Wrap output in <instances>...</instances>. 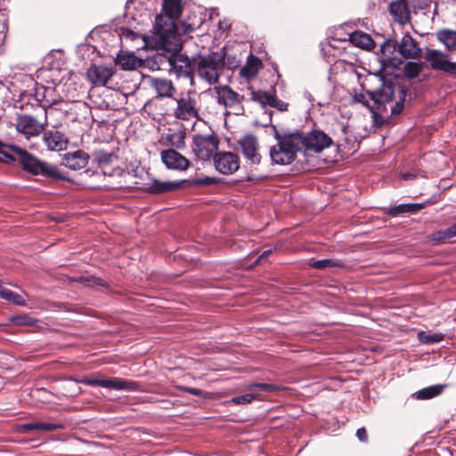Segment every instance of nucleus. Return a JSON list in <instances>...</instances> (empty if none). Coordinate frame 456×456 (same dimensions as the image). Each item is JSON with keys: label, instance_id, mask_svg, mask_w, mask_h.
Instances as JSON below:
<instances>
[{"label": "nucleus", "instance_id": "nucleus-1", "mask_svg": "<svg viewBox=\"0 0 456 456\" xmlns=\"http://www.w3.org/2000/svg\"><path fill=\"white\" fill-rule=\"evenodd\" d=\"M0 162L11 164L17 162L21 168L33 175H42L53 180H69L57 167L39 159L28 151L0 141Z\"/></svg>", "mask_w": 456, "mask_h": 456}, {"label": "nucleus", "instance_id": "nucleus-2", "mask_svg": "<svg viewBox=\"0 0 456 456\" xmlns=\"http://www.w3.org/2000/svg\"><path fill=\"white\" fill-rule=\"evenodd\" d=\"M275 138L278 143L270 150L272 160L279 165L292 163L296 159L297 152L302 151L301 133L297 131L281 136L276 132Z\"/></svg>", "mask_w": 456, "mask_h": 456}, {"label": "nucleus", "instance_id": "nucleus-3", "mask_svg": "<svg viewBox=\"0 0 456 456\" xmlns=\"http://www.w3.org/2000/svg\"><path fill=\"white\" fill-rule=\"evenodd\" d=\"M159 69H167L169 73L175 74L177 77L192 79L195 72V59L191 61L188 56L181 53H170L168 55L157 53L153 57Z\"/></svg>", "mask_w": 456, "mask_h": 456}, {"label": "nucleus", "instance_id": "nucleus-4", "mask_svg": "<svg viewBox=\"0 0 456 456\" xmlns=\"http://www.w3.org/2000/svg\"><path fill=\"white\" fill-rule=\"evenodd\" d=\"M225 68V53H210L195 59V71L199 77L210 85L216 84Z\"/></svg>", "mask_w": 456, "mask_h": 456}, {"label": "nucleus", "instance_id": "nucleus-5", "mask_svg": "<svg viewBox=\"0 0 456 456\" xmlns=\"http://www.w3.org/2000/svg\"><path fill=\"white\" fill-rule=\"evenodd\" d=\"M162 10L165 15L170 20V27L165 28L161 23L163 18L158 15L156 17L154 28L156 35L163 44H166L168 41V38L175 34L174 20L179 19L183 12V2L182 0H164Z\"/></svg>", "mask_w": 456, "mask_h": 456}, {"label": "nucleus", "instance_id": "nucleus-6", "mask_svg": "<svg viewBox=\"0 0 456 456\" xmlns=\"http://www.w3.org/2000/svg\"><path fill=\"white\" fill-rule=\"evenodd\" d=\"M398 86L390 80H383L379 88L366 90L367 95L372 101L371 109L386 111V104L395 100Z\"/></svg>", "mask_w": 456, "mask_h": 456}, {"label": "nucleus", "instance_id": "nucleus-7", "mask_svg": "<svg viewBox=\"0 0 456 456\" xmlns=\"http://www.w3.org/2000/svg\"><path fill=\"white\" fill-rule=\"evenodd\" d=\"M192 142V150L197 157L202 160H209L215 156L220 141L217 134L212 132L209 134H195Z\"/></svg>", "mask_w": 456, "mask_h": 456}, {"label": "nucleus", "instance_id": "nucleus-8", "mask_svg": "<svg viewBox=\"0 0 456 456\" xmlns=\"http://www.w3.org/2000/svg\"><path fill=\"white\" fill-rule=\"evenodd\" d=\"M301 139L302 144L300 145L302 150L305 149L314 152H322L333 143L331 137L322 130H313L306 135L301 133Z\"/></svg>", "mask_w": 456, "mask_h": 456}, {"label": "nucleus", "instance_id": "nucleus-9", "mask_svg": "<svg viewBox=\"0 0 456 456\" xmlns=\"http://www.w3.org/2000/svg\"><path fill=\"white\" fill-rule=\"evenodd\" d=\"M448 57V54L435 49H428L425 53V59L430 62L433 69L444 71L456 78V62L450 61Z\"/></svg>", "mask_w": 456, "mask_h": 456}, {"label": "nucleus", "instance_id": "nucleus-10", "mask_svg": "<svg viewBox=\"0 0 456 456\" xmlns=\"http://www.w3.org/2000/svg\"><path fill=\"white\" fill-rule=\"evenodd\" d=\"M216 169L224 175H231L240 167L239 156L233 152H217L214 156Z\"/></svg>", "mask_w": 456, "mask_h": 456}, {"label": "nucleus", "instance_id": "nucleus-11", "mask_svg": "<svg viewBox=\"0 0 456 456\" xmlns=\"http://www.w3.org/2000/svg\"><path fill=\"white\" fill-rule=\"evenodd\" d=\"M217 94V102L223 104L225 108H235L243 111L244 108L240 105L244 100L243 95H240L228 86H221L215 88Z\"/></svg>", "mask_w": 456, "mask_h": 456}, {"label": "nucleus", "instance_id": "nucleus-12", "mask_svg": "<svg viewBox=\"0 0 456 456\" xmlns=\"http://www.w3.org/2000/svg\"><path fill=\"white\" fill-rule=\"evenodd\" d=\"M160 157L167 169L184 171L191 165V161L175 149L163 150Z\"/></svg>", "mask_w": 456, "mask_h": 456}, {"label": "nucleus", "instance_id": "nucleus-13", "mask_svg": "<svg viewBox=\"0 0 456 456\" xmlns=\"http://www.w3.org/2000/svg\"><path fill=\"white\" fill-rule=\"evenodd\" d=\"M177 107L174 111L176 118L188 121L191 118L200 119V114L196 108L197 102L191 96L182 97L176 100Z\"/></svg>", "mask_w": 456, "mask_h": 456}, {"label": "nucleus", "instance_id": "nucleus-14", "mask_svg": "<svg viewBox=\"0 0 456 456\" xmlns=\"http://www.w3.org/2000/svg\"><path fill=\"white\" fill-rule=\"evenodd\" d=\"M16 130L28 138L39 135L45 129L43 124L30 115H20L16 122Z\"/></svg>", "mask_w": 456, "mask_h": 456}, {"label": "nucleus", "instance_id": "nucleus-15", "mask_svg": "<svg viewBox=\"0 0 456 456\" xmlns=\"http://www.w3.org/2000/svg\"><path fill=\"white\" fill-rule=\"evenodd\" d=\"M242 154L250 162V164L257 165L261 161V155L258 152V141L254 134H246L239 142Z\"/></svg>", "mask_w": 456, "mask_h": 456}, {"label": "nucleus", "instance_id": "nucleus-16", "mask_svg": "<svg viewBox=\"0 0 456 456\" xmlns=\"http://www.w3.org/2000/svg\"><path fill=\"white\" fill-rule=\"evenodd\" d=\"M389 12L394 20L401 25H405L411 20V11L408 0H395L389 4Z\"/></svg>", "mask_w": 456, "mask_h": 456}, {"label": "nucleus", "instance_id": "nucleus-17", "mask_svg": "<svg viewBox=\"0 0 456 456\" xmlns=\"http://www.w3.org/2000/svg\"><path fill=\"white\" fill-rule=\"evenodd\" d=\"M112 68L105 66L92 65L87 70L88 79L95 86H106L108 81L113 77Z\"/></svg>", "mask_w": 456, "mask_h": 456}, {"label": "nucleus", "instance_id": "nucleus-18", "mask_svg": "<svg viewBox=\"0 0 456 456\" xmlns=\"http://www.w3.org/2000/svg\"><path fill=\"white\" fill-rule=\"evenodd\" d=\"M186 183H188L187 180H182L179 182H162L157 179H153L151 183L146 184V190L151 194H162L176 191Z\"/></svg>", "mask_w": 456, "mask_h": 456}, {"label": "nucleus", "instance_id": "nucleus-19", "mask_svg": "<svg viewBox=\"0 0 456 456\" xmlns=\"http://www.w3.org/2000/svg\"><path fill=\"white\" fill-rule=\"evenodd\" d=\"M398 51L405 59H416L421 54V49L409 33L405 34L398 44Z\"/></svg>", "mask_w": 456, "mask_h": 456}, {"label": "nucleus", "instance_id": "nucleus-20", "mask_svg": "<svg viewBox=\"0 0 456 456\" xmlns=\"http://www.w3.org/2000/svg\"><path fill=\"white\" fill-rule=\"evenodd\" d=\"M44 142L50 151H62L66 149L68 144L65 134L57 130L45 132Z\"/></svg>", "mask_w": 456, "mask_h": 456}, {"label": "nucleus", "instance_id": "nucleus-21", "mask_svg": "<svg viewBox=\"0 0 456 456\" xmlns=\"http://www.w3.org/2000/svg\"><path fill=\"white\" fill-rule=\"evenodd\" d=\"M151 88H153L157 94V97H173L176 89L173 82L167 78H151L150 83Z\"/></svg>", "mask_w": 456, "mask_h": 456}, {"label": "nucleus", "instance_id": "nucleus-22", "mask_svg": "<svg viewBox=\"0 0 456 456\" xmlns=\"http://www.w3.org/2000/svg\"><path fill=\"white\" fill-rule=\"evenodd\" d=\"M89 155L84 151L78 150L72 153L65 155L64 161L66 167L73 170H79L86 167Z\"/></svg>", "mask_w": 456, "mask_h": 456}, {"label": "nucleus", "instance_id": "nucleus-23", "mask_svg": "<svg viewBox=\"0 0 456 456\" xmlns=\"http://www.w3.org/2000/svg\"><path fill=\"white\" fill-rule=\"evenodd\" d=\"M116 64L118 65L121 69L132 70L142 67L143 65V61L134 53H126L118 54L116 58Z\"/></svg>", "mask_w": 456, "mask_h": 456}, {"label": "nucleus", "instance_id": "nucleus-24", "mask_svg": "<svg viewBox=\"0 0 456 456\" xmlns=\"http://www.w3.org/2000/svg\"><path fill=\"white\" fill-rule=\"evenodd\" d=\"M430 204V201L423 203L399 204L388 209L387 214L390 216H397L404 213H417Z\"/></svg>", "mask_w": 456, "mask_h": 456}, {"label": "nucleus", "instance_id": "nucleus-25", "mask_svg": "<svg viewBox=\"0 0 456 456\" xmlns=\"http://www.w3.org/2000/svg\"><path fill=\"white\" fill-rule=\"evenodd\" d=\"M447 387V384H437L429 386L415 392L414 394H412V396L417 400L433 399L442 395Z\"/></svg>", "mask_w": 456, "mask_h": 456}, {"label": "nucleus", "instance_id": "nucleus-26", "mask_svg": "<svg viewBox=\"0 0 456 456\" xmlns=\"http://www.w3.org/2000/svg\"><path fill=\"white\" fill-rule=\"evenodd\" d=\"M262 66L263 63L261 60L258 57L250 54L246 65L240 69V74L241 77L250 79L257 75Z\"/></svg>", "mask_w": 456, "mask_h": 456}, {"label": "nucleus", "instance_id": "nucleus-27", "mask_svg": "<svg viewBox=\"0 0 456 456\" xmlns=\"http://www.w3.org/2000/svg\"><path fill=\"white\" fill-rule=\"evenodd\" d=\"M349 40L354 45L366 50H370L375 45V42L370 35L359 30L351 33Z\"/></svg>", "mask_w": 456, "mask_h": 456}, {"label": "nucleus", "instance_id": "nucleus-28", "mask_svg": "<svg viewBox=\"0 0 456 456\" xmlns=\"http://www.w3.org/2000/svg\"><path fill=\"white\" fill-rule=\"evenodd\" d=\"M63 424L45 423L41 421L28 422L21 425L20 429L24 432L30 431H54L57 429H63Z\"/></svg>", "mask_w": 456, "mask_h": 456}, {"label": "nucleus", "instance_id": "nucleus-29", "mask_svg": "<svg viewBox=\"0 0 456 456\" xmlns=\"http://www.w3.org/2000/svg\"><path fill=\"white\" fill-rule=\"evenodd\" d=\"M138 383L133 380H126L119 378H114L107 379V387L116 390H136L138 388Z\"/></svg>", "mask_w": 456, "mask_h": 456}, {"label": "nucleus", "instance_id": "nucleus-30", "mask_svg": "<svg viewBox=\"0 0 456 456\" xmlns=\"http://www.w3.org/2000/svg\"><path fill=\"white\" fill-rule=\"evenodd\" d=\"M454 237H456V223L444 230L434 232L432 234V240L438 244H443L449 242Z\"/></svg>", "mask_w": 456, "mask_h": 456}, {"label": "nucleus", "instance_id": "nucleus-31", "mask_svg": "<svg viewBox=\"0 0 456 456\" xmlns=\"http://www.w3.org/2000/svg\"><path fill=\"white\" fill-rule=\"evenodd\" d=\"M185 130L182 127L176 132L167 134L166 135V140L172 147L183 149L185 146Z\"/></svg>", "mask_w": 456, "mask_h": 456}, {"label": "nucleus", "instance_id": "nucleus-32", "mask_svg": "<svg viewBox=\"0 0 456 456\" xmlns=\"http://www.w3.org/2000/svg\"><path fill=\"white\" fill-rule=\"evenodd\" d=\"M437 38L452 51L456 50V30L443 29L437 33Z\"/></svg>", "mask_w": 456, "mask_h": 456}, {"label": "nucleus", "instance_id": "nucleus-33", "mask_svg": "<svg viewBox=\"0 0 456 456\" xmlns=\"http://www.w3.org/2000/svg\"><path fill=\"white\" fill-rule=\"evenodd\" d=\"M115 158V155L112 153L102 150L94 151L92 155L93 162L96 163L98 167L102 168L110 165Z\"/></svg>", "mask_w": 456, "mask_h": 456}, {"label": "nucleus", "instance_id": "nucleus-34", "mask_svg": "<svg viewBox=\"0 0 456 456\" xmlns=\"http://www.w3.org/2000/svg\"><path fill=\"white\" fill-rule=\"evenodd\" d=\"M310 265L313 268L323 270L327 268H332V267H342L344 265L342 261L333 258H326V259H321V260H315L313 261Z\"/></svg>", "mask_w": 456, "mask_h": 456}, {"label": "nucleus", "instance_id": "nucleus-35", "mask_svg": "<svg viewBox=\"0 0 456 456\" xmlns=\"http://www.w3.org/2000/svg\"><path fill=\"white\" fill-rule=\"evenodd\" d=\"M0 297L17 305H25L26 304L24 298L20 295L3 287L0 290Z\"/></svg>", "mask_w": 456, "mask_h": 456}, {"label": "nucleus", "instance_id": "nucleus-36", "mask_svg": "<svg viewBox=\"0 0 456 456\" xmlns=\"http://www.w3.org/2000/svg\"><path fill=\"white\" fill-rule=\"evenodd\" d=\"M422 68V63L409 61L404 66L403 74L407 78L412 79L419 75Z\"/></svg>", "mask_w": 456, "mask_h": 456}, {"label": "nucleus", "instance_id": "nucleus-37", "mask_svg": "<svg viewBox=\"0 0 456 456\" xmlns=\"http://www.w3.org/2000/svg\"><path fill=\"white\" fill-rule=\"evenodd\" d=\"M419 339L421 343L424 344H435L441 342L444 338V335L440 332L436 333H427L425 331H420L418 335Z\"/></svg>", "mask_w": 456, "mask_h": 456}, {"label": "nucleus", "instance_id": "nucleus-38", "mask_svg": "<svg viewBox=\"0 0 456 456\" xmlns=\"http://www.w3.org/2000/svg\"><path fill=\"white\" fill-rule=\"evenodd\" d=\"M405 98L406 90L402 86H398V101L391 109L392 116L399 115L403 111L404 108Z\"/></svg>", "mask_w": 456, "mask_h": 456}, {"label": "nucleus", "instance_id": "nucleus-39", "mask_svg": "<svg viewBox=\"0 0 456 456\" xmlns=\"http://www.w3.org/2000/svg\"><path fill=\"white\" fill-rule=\"evenodd\" d=\"M398 49V43L395 40L387 39L381 45V52L384 54H393Z\"/></svg>", "mask_w": 456, "mask_h": 456}, {"label": "nucleus", "instance_id": "nucleus-40", "mask_svg": "<svg viewBox=\"0 0 456 456\" xmlns=\"http://www.w3.org/2000/svg\"><path fill=\"white\" fill-rule=\"evenodd\" d=\"M217 183H218V179L217 178L205 176L203 178L194 179L191 183H190L188 181L187 183H191V184L196 185V186H208V185L216 184Z\"/></svg>", "mask_w": 456, "mask_h": 456}, {"label": "nucleus", "instance_id": "nucleus-41", "mask_svg": "<svg viewBox=\"0 0 456 456\" xmlns=\"http://www.w3.org/2000/svg\"><path fill=\"white\" fill-rule=\"evenodd\" d=\"M121 37L126 38V39H129V40H135V39H138V38H142L143 40H145V36L141 34L140 32H135L128 28H123L121 29Z\"/></svg>", "mask_w": 456, "mask_h": 456}, {"label": "nucleus", "instance_id": "nucleus-42", "mask_svg": "<svg viewBox=\"0 0 456 456\" xmlns=\"http://www.w3.org/2000/svg\"><path fill=\"white\" fill-rule=\"evenodd\" d=\"M256 396L253 394L248 393L242 395L235 396L231 399V403L234 404H247L251 403Z\"/></svg>", "mask_w": 456, "mask_h": 456}, {"label": "nucleus", "instance_id": "nucleus-43", "mask_svg": "<svg viewBox=\"0 0 456 456\" xmlns=\"http://www.w3.org/2000/svg\"><path fill=\"white\" fill-rule=\"evenodd\" d=\"M82 280L84 282H86V284L88 286H92V287L101 286V287H104V288L109 287L108 283L105 281H103L101 278L95 277V276H91L89 278H84Z\"/></svg>", "mask_w": 456, "mask_h": 456}, {"label": "nucleus", "instance_id": "nucleus-44", "mask_svg": "<svg viewBox=\"0 0 456 456\" xmlns=\"http://www.w3.org/2000/svg\"><path fill=\"white\" fill-rule=\"evenodd\" d=\"M12 320L17 325H29L34 322V319L27 314L16 315Z\"/></svg>", "mask_w": 456, "mask_h": 456}, {"label": "nucleus", "instance_id": "nucleus-45", "mask_svg": "<svg viewBox=\"0 0 456 456\" xmlns=\"http://www.w3.org/2000/svg\"><path fill=\"white\" fill-rule=\"evenodd\" d=\"M272 101L269 102V106L275 108L279 110L280 111H286L288 110L289 103L285 102L274 96L273 99H271Z\"/></svg>", "mask_w": 456, "mask_h": 456}, {"label": "nucleus", "instance_id": "nucleus-46", "mask_svg": "<svg viewBox=\"0 0 456 456\" xmlns=\"http://www.w3.org/2000/svg\"><path fill=\"white\" fill-rule=\"evenodd\" d=\"M385 110H370V112L372 113V118L375 125L377 126H381L385 124V118L381 115V112H384Z\"/></svg>", "mask_w": 456, "mask_h": 456}, {"label": "nucleus", "instance_id": "nucleus-47", "mask_svg": "<svg viewBox=\"0 0 456 456\" xmlns=\"http://www.w3.org/2000/svg\"><path fill=\"white\" fill-rule=\"evenodd\" d=\"M86 385L91 386H99L102 387H107V379H86L84 381Z\"/></svg>", "mask_w": 456, "mask_h": 456}, {"label": "nucleus", "instance_id": "nucleus-48", "mask_svg": "<svg viewBox=\"0 0 456 456\" xmlns=\"http://www.w3.org/2000/svg\"><path fill=\"white\" fill-rule=\"evenodd\" d=\"M178 388L183 391L186 392L190 395L201 396L203 395V391L195 387H184V386H179Z\"/></svg>", "mask_w": 456, "mask_h": 456}, {"label": "nucleus", "instance_id": "nucleus-49", "mask_svg": "<svg viewBox=\"0 0 456 456\" xmlns=\"http://www.w3.org/2000/svg\"><path fill=\"white\" fill-rule=\"evenodd\" d=\"M366 93L365 94H355L354 99L356 102H360L363 104L365 107H367L370 110H371V104L370 102L366 99Z\"/></svg>", "mask_w": 456, "mask_h": 456}, {"label": "nucleus", "instance_id": "nucleus-50", "mask_svg": "<svg viewBox=\"0 0 456 456\" xmlns=\"http://www.w3.org/2000/svg\"><path fill=\"white\" fill-rule=\"evenodd\" d=\"M250 90H251V93H250V100L253 101V102H259L260 104H262V101H263V94L265 92H262V91H255L253 90L251 87H250Z\"/></svg>", "mask_w": 456, "mask_h": 456}, {"label": "nucleus", "instance_id": "nucleus-51", "mask_svg": "<svg viewBox=\"0 0 456 456\" xmlns=\"http://www.w3.org/2000/svg\"><path fill=\"white\" fill-rule=\"evenodd\" d=\"M256 387L261 388L262 390L265 392H273L277 390V387L273 384H266V383H257L254 385Z\"/></svg>", "mask_w": 456, "mask_h": 456}, {"label": "nucleus", "instance_id": "nucleus-52", "mask_svg": "<svg viewBox=\"0 0 456 456\" xmlns=\"http://www.w3.org/2000/svg\"><path fill=\"white\" fill-rule=\"evenodd\" d=\"M356 436L361 442L368 441V434L365 428H360L356 431Z\"/></svg>", "mask_w": 456, "mask_h": 456}, {"label": "nucleus", "instance_id": "nucleus-53", "mask_svg": "<svg viewBox=\"0 0 456 456\" xmlns=\"http://www.w3.org/2000/svg\"><path fill=\"white\" fill-rule=\"evenodd\" d=\"M275 96V94H271L267 92H265L263 94V101H262V105L263 106H266L268 105L269 106V102L272 101L271 99H273Z\"/></svg>", "mask_w": 456, "mask_h": 456}, {"label": "nucleus", "instance_id": "nucleus-54", "mask_svg": "<svg viewBox=\"0 0 456 456\" xmlns=\"http://www.w3.org/2000/svg\"><path fill=\"white\" fill-rule=\"evenodd\" d=\"M238 66V63L235 60V58H232V60H231L230 57H227L225 55V67H227L228 69H234Z\"/></svg>", "mask_w": 456, "mask_h": 456}, {"label": "nucleus", "instance_id": "nucleus-55", "mask_svg": "<svg viewBox=\"0 0 456 456\" xmlns=\"http://www.w3.org/2000/svg\"><path fill=\"white\" fill-rule=\"evenodd\" d=\"M272 254V250L271 249H268V250H265L260 256L259 257L257 258V260L256 261V264H258L260 263L262 260L264 259H266L270 255Z\"/></svg>", "mask_w": 456, "mask_h": 456}, {"label": "nucleus", "instance_id": "nucleus-56", "mask_svg": "<svg viewBox=\"0 0 456 456\" xmlns=\"http://www.w3.org/2000/svg\"><path fill=\"white\" fill-rule=\"evenodd\" d=\"M410 176H411L410 175H403V177H404L405 179H408Z\"/></svg>", "mask_w": 456, "mask_h": 456}]
</instances>
